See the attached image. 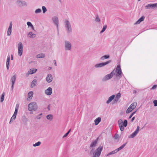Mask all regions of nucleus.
I'll use <instances>...</instances> for the list:
<instances>
[{
	"mask_svg": "<svg viewBox=\"0 0 157 157\" xmlns=\"http://www.w3.org/2000/svg\"><path fill=\"white\" fill-rule=\"evenodd\" d=\"M136 111H135L134 112H133L132 113V114L133 115L135 113H136Z\"/></svg>",
	"mask_w": 157,
	"mask_h": 157,
	"instance_id": "54",
	"label": "nucleus"
},
{
	"mask_svg": "<svg viewBox=\"0 0 157 157\" xmlns=\"http://www.w3.org/2000/svg\"><path fill=\"white\" fill-rule=\"evenodd\" d=\"M49 107H50V106L48 105V110H50Z\"/></svg>",
	"mask_w": 157,
	"mask_h": 157,
	"instance_id": "57",
	"label": "nucleus"
},
{
	"mask_svg": "<svg viewBox=\"0 0 157 157\" xmlns=\"http://www.w3.org/2000/svg\"><path fill=\"white\" fill-rule=\"evenodd\" d=\"M18 55L21 56L23 52V45L21 42H20L18 44Z\"/></svg>",
	"mask_w": 157,
	"mask_h": 157,
	"instance_id": "10",
	"label": "nucleus"
},
{
	"mask_svg": "<svg viewBox=\"0 0 157 157\" xmlns=\"http://www.w3.org/2000/svg\"><path fill=\"white\" fill-rule=\"evenodd\" d=\"M4 97L3 96H2L1 98V102H2L4 101Z\"/></svg>",
	"mask_w": 157,
	"mask_h": 157,
	"instance_id": "45",
	"label": "nucleus"
},
{
	"mask_svg": "<svg viewBox=\"0 0 157 157\" xmlns=\"http://www.w3.org/2000/svg\"><path fill=\"white\" fill-rule=\"evenodd\" d=\"M11 59L12 60H13V56L12 54L11 55Z\"/></svg>",
	"mask_w": 157,
	"mask_h": 157,
	"instance_id": "52",
	"label": "nucleus"
},
{
	"mask_svg": "<svg viewBox=\"0 0 157 157\" xmlns=\"http://www.w3.org/2000/svg\"><path fill=\"white\" fill-rule=\"evenodd\" d=\"M121 97V94L120 93H118L116 95L115 98L114 99V101L115 102H117L119 100Z\"/></svg>",
	"mask_w": 157,
	"mask_h": 157,
	"instance_id": "24",
	"label": "nucleus"
},
{
	"mask_svg": "<svg viewBox=\"0 0 157 157\" xmlns=\"http://www.w3.org/2000/svg\"><path fill=\"white\" fill-rule=\"evenodd\" d=\"M65 27L67 33H70L72 32V29L71 25L69 21L66 19L65 22Z\"/></svg>",
	"mask_w": 157,
	"mask_h": 157,
	"instance_id": "2",
	"label": "nucleus"
},
{
	"mask_svg": "<svg viewBox=\"0 0 157 157\" xmlns=\"http://www.w3.org/2000/svg\"><path fill=\"white\" fill-rule=\"evenodd\" d=\"M157 87V85H154L151 88V89L153 90V89H155Z\"/></svg>",
	"mask_w": 157,
	"mask_h": 157,
	"instance_id": "48",
	"label": "nucleus"
},
{
	"mask_svg": "<svg viewBox=\"0 0 157 157\" xmlns=\"http://www.w3.org/2000/svg\"><path fill=\"white\" fill-rule=\"evenodd\" d=\"M64 43L65 50H70L71 49V43L67 40L65 41Z\"/></svg>",
	"mask_w": 157,
	"mask_h": 157,
	"instance_id": "9",
	"label": "nucleus"
},
{
	"mask_svg": "<svg viewBox=\"0 0 157 157\" xmlns=\"http://www.w3.org/2000/svg\"><path fill=\"white\" fill-rule=\"evenodd\" d=\"M133 110V109H132V108L129 106L126 112L127 113H129L131 112Z\"/></svg>",
	"mask_w": 157,
	"mask_h": 157,
	"instance_id": "36",
	"label": "nucleus"
},
{
	"mask_svg": "<svg viewBox=\"0 0 157 157\" xmlns=\"http://www.w3.org/2000/svg\"><path fill=\"white\" fill-rule=\"evenodd\" d=\"M28 109L29 111L33 110L36 111L37 108V106L35 102H33L30 103L28 105Z\"/></svg>",
	"mask_w": 157,
	"mask_h": 157,
	"instance_id": "6",
	"label": "nucleus"
},
{
	"mask_svg": "<svg viewBox=\"0 0 157 157\" xmlns=\"http://www.w3.org/2000/svg\"><path fill=\"white\" fill-rule=\"evenodd\" d=\"M133 115L132 114H131L130 115V116H129V118H130H130H131L132 117V116H133Z\"/></svg>",
	"mask_w": 157,
	"mask_h": 157,
	"instance_id": "51",
	"label": "nucleus"
},
{
	"mask_svg": "<svg viewBox=\"0 0 157 157\" xmlns=\"http://www.w3.org/2000/svg\"><path fill=\"white\" fill-rule=\"evenodd\" d=\"M17 3L20 6H22L26 5V3L25 2H22L21 1H18L17 2Z\"/></svg>",
	"mask_w": 157,
	"mask_h": 157,
	"instance_id": "23",
	"label": "nucleus"
},
{
	"mask_svg": "<svg viewBox=\"0 0 157 157\" xmlns=\"http://www.w3.org/2000/svg\"><path fill=\"white\" fill-rule=\"evenodd\" d=\"M107 28V25H104L103 27L102 30L100 32V33H103L105 31Z\"/></svg>",
	"mask_w": 157,
	"mask_h": 157,
	"instance_id": "32",
	"label": "nucleus"
},
{
	"mask_svg": "<svg viewBox=\"0 0 157 157\" xmlns=\"http://www.w3.org/2000/svg\"><path fill=\"white\" fill-rule=\"evenodd\" d=\"M10 55H8L7 56V58L6 62V68L8 70H9L10 67Z\"/></svg>",
	"mask_w": 157,
	"mask_h": 157,
	"instance_id": "19",
	"label": "nucleus"
},
{
	"mask_svg": "<svg viewBox=\"0 0 157 157\" xmlns=\"http://www.w3.org/2000/svg\"><path fill=\"white\" fill-rule=\"evenodd\" d=\"M46 118L47 119L50 121H51L52 119L53 116L51 114H49L47 115V116H46Z\"/></svg>",
	"mask_w": 157,
	"mask_h": 157,
	"instance_id": "30",
	"label": "nucleus"
},
{
	"mask_svg": "<svg viewBox=\"0 0 157 157\" xmlns=\"http://www.w3.org/2000/svg\"><path fill=\"white\" fill-rule=\"evenodd\" d=\"M29 37L30 38H34L36 36V35L33 33L32 32H30L28 34Z\"/></svg>",
	"mask_w": 157,
	"mask_h": 157,
	"instance_id": "26",
	"label": "nucleus"
},
{
	"mask_svg": "<svg viewBox=\"0 0 157 157\" xmlns=\"http://www.w3.org/2000/svg\"><path fill=\"white\" fill-rule=\"evenodd\" d=\"M52 69V67H50L48 68V69L49 70H50Z\"/></svg>",
	"mask_w": 157,
	"mask_h": 157,
	"instance_id": "58",
	"label": "nucleus"
},
{
	"mask_svg": "<svg viewBox=\"0 0 157 157\" xmlns=\"http://www.w3.org/2000/svg\"><path fill=\"white\" fill-rule=\"evenodd\" d=\"M33 94V91H31L29 92L28 93V98H27V100L29 101L31 99H32Z\"/></svg>",
	"mask_w": 157,
	"mask_h": 157,
	"instance_id": "21",
	"label": "nucleus"
},
{
	"mask_svg": "<svg viewBox=\"0 0 157 157\" xmlns=\"http://www.w3.org/2000/svg\"><path fill=\"white\" fill-rule=\"evenodd\" d=\"M127 143V142H126L125 144H122L121 146L119 147L118 148L109 152L107 155V156H109L110 155H113L114 154H115V153H116L118 151L121 150L126 145Z\"/></svg>",
	"mask_w": 157,
	"mask_h": 157,
	"instance_id": "7",
	"label": "nucleus"
},
{
	"mask_svg": "<svg viewBox=\"0 0 157 157\" xmlns=\"http://www.w3.org/2000/svg\"><path fill=\"white\" fill-rule=\"evenodd\" d=\"M36 80L35 79L33 80L32 82V84H33V85L35 86L36 85Z\"/></svg>",
	"mask_w": 157,
	"mask_h": 157,
	"instance_id": "41",
	"label": "nucleus"
},
{
	"mask_svg": "<svg viewBox=\"0 0 157 157\" xmlns=\"http://www.w3.org/2000/svg\"><path fill=\"white\" fill-rule=\"evenodd\" d=\"M114 71L115 70H113L110 74L104 76L102 78V81L104 82L111 78L113 76L115 75Z\"/></svg>",
	"mask_w": 157,
	"mask_h": 157,
	"instance_id": "3",
	"label": "nucleus"
},
{
	"mask_svg": "<svg viewBox=\"0 0 157 157\" xmlns=\"http://www.w3.org/2000/svg\"><path fill=\"white\" fill-rule=\"evenodd\" d=\"M17 111H18V110H15L14 112V114H13V115H15V116H16L17 115Z\"/></svg>",
	"mask_w": 157,
	"mask_h": 157,
	"instance_id": "47",
	"label": "nucleus"
},
{
	"mask_svg": "<svg viewBox=\"0 0 157 157\" xmlns=\"http://www.w3.org/2000/svg\"><path fill=\"white\" fill-rule=\"evenodd\" d=\"M53 79V78L52 75L50 74H48L46 78V81L48 83L52 82Z\"/></svg>",
	"mask_w": 157,
	"mask_h": 157,
	"instance_id": "15",
	"label": "nucleus"
},
{
	"mask_svg": "<svg viewBox=\"0 0 157 157\" xmlns=\"http://www.w3.org/2000/svg\"><path fill=\"white\" fill-rule=\"evenodd\" d=\"M12 22H11L10 24L9 27L7 31V35L8 36H10L11 33V29L12 28Z\"/></svg>",
	"mask_w": 157,
	"mask_h": 157,
	"instance_id": "18",
	"label": "nucleus"
},
{
	"mask_svg": "<svg viewBox=\"0 0 157 157\" xmlns=\"http://www.w3.org/2000/svg\"><path fill=\"white\" fill-rule=\"evenodd\" d=\"M133 93L136 94V90H134L133 92Z\"/></svg>",
	"mask_w": 157,
	"mask_h": 157,
	"instance_id": "55",
	"label": "nucleus"
},
{
	"mask_svg": "<svg viewBox=\"0 0 157 157\" xmlns=\"http://www.w3.org/2000/svg\"><path fill=\"white\" fill-rule=\"evenodd\" d=\"M119 137V136L117 134H116L114 136V138L115 139V140H117V139Z\"/></svg>",
	"mask_w": 157,
	"mask_h": 157,
	"instance_id": "42",
	"label": "nucleus"
},
{
	"mask_svg": "<svg viewBox=\"0 0 157 157\" xmlns=\"http://www.w3.org/2000/svg\"><path fill=\"white\" fill-rule=\"evenodd\" d=\"M41 12H42V11H41V9H40L38 8V9H36L35 10V12L36 13H41Z\"/></svg>",
	"mask_w": 157,
	"mask_h": 157,
	"instance_id": "37",
	"label": "nucleus"
},
{
	"mask_svg": "<svg viewBox=\"0 0 157 157\" xmlns=\"http://www.w3.org/2000/svg\"><path fill=\"white\" fill-rule=\"evenodd\" d=\"M45 93L47 95H50L52 93V89L51 87H49L45 90Z\"/></svg>",
	"mask_w": 157,
	"mask_h": 157,
	"instance_id": "16",
	"label": "nucleus"
},
{
	"mask_svg": "<svg viewBox=\"0 0 157 157\" xmlns=\"http://www.w3.org/2000/svg\"><path fill=\"white\" fill-rule=\"evenodd\" d=\"M109 55H105L101 57L100 58V59L101 60H103L105 59H108L109 57Z\"/></svg>",
	"mask_w": 157,
	"mask_h": 157,
	"instance_id": "28",
	"label": "nucleus"
},
{
	"mask_svg": "<svg viewBox=\"0 0 157 157\" xmlns=\"http://www.w3.org/2000/svg\"><path fill=\"white\" fill-rule=\"evenodd\" d=\"M42 115V113H41L40 114H39L38 116H37L36 117L37 119H40L41 118Z\"/></svg>",
	"mask_w": 157,
	"mask_h": 157,
	"instance_id": "44",
	"label": "nucleus"
},
{
	"mask_svg": "<svg viewBox=\"0 0 157 157\" xmlns=\"http://www.w3.org/2000/svg\"><path fill=\"white\" fill-rule=\"evenodd\" d=\"M135 117H133L132 118V119H131V121H132V122H133V121L135 119Z\"/></svg>",
	"mask_w": 157,
	"mask_h": 157,
	"instance_id": "50",
	"label": "nucleus"
},
{
	"mask_svg": "<svg viewBox=\"0 0 157 157\" xmlns=\"http://www.w3.org/2000/svg\"><path fill=\"white\" fill-rule=\"evenodd\" d=\"M16 78V76L14 75L11 78V81L12 83L11 90H13L14 88V83L15 82Z\"/></svg>",
	"mask_w": 157,
	"mask_h": 157,
	"instance_id": "14",
	"label": "nucleus"
},
{
	"mask_svg": "<svg viewBox=\"0 0 157 157\" xmlns=\"http://www.w3.org/2000/svg\"><path fill=\"white\" fill-rule=\"evenodd\" d=\"M27 24L28 25V26H30V27H31L33 29H34L33 26L31 22H30L29 21H28V22H27Z\"/></svg>",
	"mask_w": 157,
	"mask_h": 157,
	"instance_id": "34",
	"label": "nucleus"
},
{
	"mask_svg": "<svg viewBox=\"0 0 157 157\" xmlns=\"http://www.w3.org/2000/svg\"><path fill=\"white\" fill-rule=\"evenodd\" d=\"M136 104L137 103L136 102L133 103L131 104V105L130 106V107H131L132 109H133L136 107Z\"/></svg>",
	"mask_w": 157,
	"mask_h": 157,
	"instance_id": "29",
	"label": "nucleus"
},
{
	"mask_svg": "<svg viewBox=\"0 0 157 157\" xmlns=\"http://www.w3.org/2000/svg\"><path fill=\"white\" fill-rule=\"evenodd\" d=\"M140 130V127L139 126H137L136 130L130 136H128L129 138H133L138 134Z\"/></svg>",
	"mask_w": 157,
	"mask_h": 157,
	"instance_id": "12",
	"label": "nucleus"
},
{
	"mask_svg": "<svg viewBox=\"0 0 157 157\" xmlns=\"http://www.w3.org/2000/svg\"><path fill=\"white\" fill-rule=\"evenodd\" d=\"M153 103L155 106H157V100H155L153 101Z\"/></svg>",
	"mask_w": 157,
	"mask_h": 157,
	"instance_id": "43",
	"label": "nucleus"
},
{
	"mask_svg": "<svg viewBox=\"0 0 157 157\" xmlns=\"http://www.w3.org/2000/svg\"><path fill=\"white\" fill-rule=\"evenodd\" d=\"M18 108H19V104H17L16 105V106L15 110H18Z\"/></svg>",
	"mask_w": 157,
	"mask_h": 157,
	"instance_id": "46",
	"label": "nucleus"
},
{
	"mask_svg": "<svg viewBox=\"0 0 157 157\" xmlns=\"http://www.w3.org/2000/svg\"><path fill=\"white\" fill-rule=\"evenodd\" d=\"M54 61H55V63H54V64L56 66H57V64H56V60H54Z\"/></svg>",
	"mask_w": 157,
	"mask_h": 157,
	"instance_id": "53",
	"label": "nucleus"
},
{
	"mask_svg": "<svg viewBox=\"0 0 157 157\" xmlns=\"http://www.w3.org/2000/svg\"><path fill=\"white\" fill-rule=\"evenodd\" d=\"M145 18V17L144 16H142L135 23V24H140L141 22L143 21Z\"/></svg>",
	"mask_w": 157,
	"mask_h": 157,
	"instance_id": "22",
	"label": "nucleus"
},
{
	"mask_svg": "<svg viewBox=\"0 0 157 157\" xmlns=\"http://www.w3.org/2000/svg\"><path fill=\"white\" fill-rule=\"evenodd\" d=\"M98 138H97L95 140L93 141L90 144V147H93L96 146L98 142Z\"/></svg>",
	"mask_w": 157,
	"mask_h": 157,
	"instance_id": "20",
	"label": "nucleus"
},
{
	"mask_svg": "<svg viewBox=\"0 0 157 157\" xmlns=\"http://www.w3.org/2000/svg\"><path fill=\"white\" fill-rule=\"evenodd\" d=\"M118 124L121 131L124 130V127H126L127 125L128 121L126 120H124V122L122 119H119L118 121Z\"/></svg>",
	"mask_w": 157,
	"mask_h": 157,
	"instance_id": "1",
	"label": "nucleus"
},
{
	"mask_svg": "<svg viewBox=\"0 0 157 157\" xmlns=\"http://www.w3.org/2000/svg\"><path fill=\"white\" fill-rule=\"evenodd\" d=\"M41 142L40 141H38L35 144H33V146L34 147H36L40 145L41 144Z\"/></svg>",
	"mask_w": 157,
	"mask_h": 157,
	"instance_id": "35",
	"label": "nucleus"
},
{
	"mask_svg": "<svg viewBox=\"0 0 157 157\" xmlns=\"http://www.w3.org/2000/svg\"><path fill=\"white\" fill-rule=\"evenodd\" d=\"M37 57L38 58H43L45 56V55L43 53H41L37 55Z\"/></svg>",
	"mask_w": 157,
	"mask_h": 157,
	"instance_id": "33",
	"label": "nucleus"
},
{
	"mask_svg": "<svg viewBox=\"0 0 157 157\" xmlns=\"http://www.w3.org/2000/svg\"><path fill=\"white\" fill-rule=\"evenodd\" d=\"M95 21L97 22H99L100 21V19L99 18L98 15H96Z\"/></svg>",
	"mask_w": 157,
	"mask_h": 157,
	"instance_id": "38",
	"label": "nucleus"
},
{
	"mask_svg": "<svg viewBox=\"0 0 157 157\" xmlns=\"http://www.w3.org/2000/svg\"><path fill=\"white\" fill-rule=\"evenodd\" d=\"M145 8L146 9L157 8V3L147 4L145 6Z\"/></svg>",
	"mask_w": 157,
	"mask_h": 157,
	"instance_id": "11",
	"label": "nucleus"
},
{
	"mask_svg": "<svg viewBox=\"0 0 157 157\" xmlns=\"http://www.w3.org/2000/svg\"><path fill=\"white\" fill-rule=\"evenodd\" d=\"M52 19L54 23L56 26L57 29H58L59 20L58 17L56 16L53 17Z\"/></svg>",
	"mask_w": 157,
	"mask_h": 157,
	"instance_id": "13",
	"label": "nucleus"
},
{
	"mask_svg": "<svg viewBox=\"0 0 157 157\" xmlns=\"http://www.w3.org/2000/svg\"><path fill=\"white\" fill-rule=\"evenodd\" d=\"M101 118L98 117L94 120L95 124V125H97L101 121Z\"/></svg>",
	"mask_w": 157,
	"mask_h": 157,
	"instance_id": "27",
	"label": "nucleus"
},
{
	"mask_svg": "<svg viewBox=\"0 0 157 157\" xmlns=\"http://www.w3.org/2000/svg\"><path fill=\"white\" fill-rule=\"evenodd\" d=\"M28 119L27 118H25V124H26V122L28 121Z\"/></svg>",
	"mask_w": 157,
	"mask_h": 157,
	"instance_id": "49",
	"label": "nucleus"
},
{
	"mask_svg": "<svg viewBox=\"0 0 157 157\" xmlns=\"http://www.w3.org/2000/svg\"><path fill=\"white\" fill-rule=\"evenodd\" d=\"M111 62V60H109L105 62L97 64L95 65L94 67L96 68L101 67L109 64Z\"/></svg>",
	"mask_w": 157,
	"mask_h": 157,
	"instance_id": "8",
	"label": "nucleus"
},
{
	"mask_svg": "<svg viewBox=\"0 0 157 157\" xmlns=\"http://www.w3.org/2000/svg\"><path fill=\"white\" fill-rule=\"evenodd\" d=\"M42 8L43 13H45L47 10V9L45 6H42Z\"/></svg>",
	"mask_w": 157,
	"mask_h": 157,
	"instance_id": "39",
	"label": "nucleus"
},
{
	"mask_svg": "<svg viewBox=\"0 0 157 157\" xmlns=\"http://www.w3.org/2000/svg\"><path fill=\"white\" fill-rule=\"evenodd\" d=\"M102 149V146H100L98 147L93 153V157H99Z\"/></svg>",
	"mask_w": 157,
	"mask_h": 157,
	"instance_id": "4",
	"label": "nucleus"
},
{
	"mask_svg": "<svg viewBox=\"0 0 157 157\" xmlns=\"http://www.w3.org/2000/svg\"><path fill=\"white\" fill-rule=\"evenodd\" d=\"M37 71V69L36 68L30 69V70L29 71L28 73L26 74V76H28L29 74H33L36 73Z\"/></svg>",
	"mask_w": 157,
	"mask_h": 157,
	"instance_id": "17",
	"label": "nucleus"
},
{
	"mask_svg": "<svg viewBox=\"0 0 157 157\" xmlns=\"http://www.w3.org/2000/svg\"><path fill=\"white\" fill-rule=\"evenodd\" d=\"M2 96H3L4 97V96H5V93L4 92L3 93Z\"/></svg>",
	"mask_w": 157,
	"mask_h": 157,
	"instance_id": "56",
	"label": "nucleus"
},
{
	"mask_svg": "<svg viewBox=\"0 0 157 157\" xmlns=\"http://www.w3.org/2000/svg\"><path fill=\"white\" fill-rule=\"evenodd\" d=\"M141 0H138V1H140Z\"/></svg>",
	"mask_w": 157,
	"mask_h": 157,
	"instance_id": "59",
	"label": "nucleus"
},
{
	"mask_svg": "<svg viewBox=\"0 0 157 157\" xmlns=\"http://www.w3.org/2000/svg\"><path fill=\"white\" fill-rule=\"evenodd\" d=\"M115 97V95H112L109 98L108 100L106 101V103L107 104L109 103L114 99Z\"/></svg>",
	"mask_w": 157,
	"mask_h": 157,
	"instance_id": "25",
	"label": "nucleus"
},
{
	"mask_svg": "<svg viewBox=\"0 0 157 157\" xmlns=\"http://www.w3.org/2000/svg\"><path fill=\"white\" fill-rule=\"evenodd\" d=\"M16 116H15L14 115H13V116L11 117L10 120V121L9 122V123L10 124H11V123L12 121H14L15 119L16 118Z\"/></svg>",
	"mask_w": 157,
	"mask_h": 157,
	"instance_id": "31",
	"label": "nucleus"
},
{
	"mask_svg": "<svg viewBox=\"0 0 157 157\" xmlns=\"http://www.w3.org/2000/svg\"><path fill=\"white\" fill-rule=\"evenodd\" d=\"M115 72L117 73L116 75V76L118 77V79H120L122 77L123 75L121 70L120 65H117L115 71Z\"/></svg>",
	"mask_w": 157,
	"mask_h": 157,
	"instance_id": "5",
	"label": "nucleus"
},
{
	"mask_svg": "<svg viewBox=\"0 0 157 157\" xmlns=\"http://www.w3.org/2000/svg\"><path fill=\"white\" fill-rule=\"evenodd\" d=\"M71 131V129H69L68 131L63 136V138L67 136Z\"/></svg>",
	"mask_w": 157,
	"mask_h": 157,
	"instance_id": "40",
	"label": "nucleus"
}]
</instances>
